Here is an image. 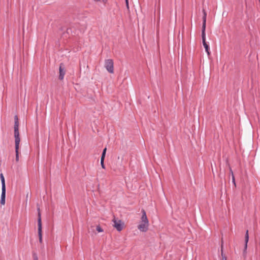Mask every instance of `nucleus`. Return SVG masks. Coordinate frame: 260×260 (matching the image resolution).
<instances>
[{
	"label": "nucleus",
	"mask_w": 260,
	"mask_h": 260,
	"mask_svg": "<svg viewBox=\"0 0 260 260\" xmlns=\"http://www.w3.org/2000/svg\"><path fill=\"white\" fill-rule=\"evenodd\" d=\"M0 177H1V181H2V189L6 188L5 178H4V176H3V174H1V175H0Z\"/></svg>",
	"instance_id": "nucleus-12"
},
{
	"label": "nucleus",
	"mask_w": 260,
	"mask_h": 260,
	"mask_svg": "<svg viewBox=\"0 0 260 260\" xmlns=\"http://www.w3.org/2000/svg\"><path fill=\"white\" fill-rule=\"evenodd\" d=\"M63 64L62 63H61L59 66V79L60 80H62L64 78V76L65 75L66 71L63 68Z\"/></svg>",
	"instance_id": "nucleus-7"
},
{
	"label": "nucleus",
	"mask_w": 260,
	"mask_h": 260,
	"mask_svg": "<svg viewBox=\"0 0 260 260\" xmlns=\"http://www.w3.org/2000/svg\"><path fill=\"white\" fill-rule=\"evenodd\" d=\"M248 240H249L248 231L247 230L246 232L245 236V246H244V249L243 250V256L244 257L246 256V250H247V243L248 242Z\"/></svg>",
	"instance_id": "nucleus-8"
},
{
	"label": "nucleus",
	"mask_w": 260,
	"mask_h": 260,
	"mask_svg": "<svg viewBox=\"0 0 260 260\" xmlns=\"http://www.w3.org/2000/svg\"><path fill=\"white\" fill-rule=\"evenodd\" d=\"M2 190L1 204L4 205L5 204L6 188L2 189Z\"/></svg>",
	"instance_id": "nucleus-11"
},
{
	"label": "nucleus",
	"mask_w": 260,
	"mask_h": 260,
	"mask_svg": "<svg viewBox=\"0 0 260 260\" xmlns=\"http://www.w3.org/2000/svg\"><path fill=\"white\" fill-rule=\"evenodd\" d=\"M113 221L114 222L113 226L118 231H121L123 229V224H122L121 220H117L114 218L113 219Z\"/></svg>",
	"instance_id": "nucleus-5"
},
{
	"label": "nucleus",
	"mask_w": 260,
	"mask_h": 260,
	"mask_svg": "<svg viewBox=\"0 0 260 260\" xmlns=\"http://www.w3.org/2000/svg\"><path fill=\"white\" fill-rule=\"evenodd\" d=\"M258 1H259V3H260V0H258Z\"/></svg>",
	"instance_id": "nucleus-20"
},
{
	"label": "nucleus",
	"mask_w": 260,
	"mask_h": 260,
	"mask_svg": "<svg viewBox=\"0 0 260 260\" xmlns=\"http://www.w3.org/2000/svg\"><path fill=\"white\" fill-rule=\"evenodd\" d=\"M38 235L39 238L40 243H42V220H41V215L40 210L39 208H38Z\"/></svg>",
	"instance_id": "nucleus-2"
},
{
	"label": "nucleus",
	"mask_w": 260,
	"mask_h": 260,
	"mask_svg": "<svg viewBox=\"0 0 260 260\" xmlns=\"http://www.w3.org/2000/svg\"><path fill=\"white\" fill-rule=\"evenodd\" d=\"M106 150H107V148H104V150H103V151L102 154L101 158H104V159H105V155H106Z\"/></svg>",
	"instance_id": "nucleus-13"
},
{
	"label": "nucleus",
	"mask_w": 260,
	"mask_h": 260,
	"mask_svg": "<svg viewBox=\"0 0 260 260\" xmlns=\"http://www.w3.org/2000/svg\"><path fill=\"white\" fill-rule=\"evenodd\" d=\"M114 63L111 59H107L105 60V67L107 70L110 73H114Z\"/></svg>",
	"instance_id": "nucleus-3"
},
{
	"label": "nucleus",
	"mask_w": 260,
	"mask_h": 260,
	"mask_svg": "<svg viewBox=\"0 0 260 260\" xmlns=\"http://www.w3.org/2000/svg\"><path fill=\"white\" fill-rule=\"evenodd\" d=\"M148 226L149 223L141 222L138 226V229L141 232H146L148 229Z\"/></svg>",
	"instance_id": "nucleus-6"
},
{
	"label": "nucleus",
	"mask_w": 260,
	"mask_h": 260,
	"mask_svg": "<svg viewBox=\"0 0 260 260\" xmlns=\"http://www.w3.org/2000/svg\"><path fill=\"white\" fill-rule=\"evenodd\" d=\"M104 158H101V164L102 168L105 169V166L104 163Z\"/></svg>",
	"instance_id": "nucleus-15"
},
{
	"label": "nucleus",
	"mask_w": 260,
	"mask_h": 260,
	"mask_svg": "<svg viewBox=\"0 0 260 260\" xmlns=\"http://www.w3.org/2000/svg\"><path fill=\"white\" fill-rule=\"evenodd\" d=\"M96 230L99 233L103 232L102 228L100 226V225H99L96 226Z\"/></svg>",
	"instance_id": "nucleus-16"
},
{
	"label": "nucleus",
	"mask_w": 260,
	"mask_h": 260,
	"mask_svg": "<svg viewBox=\"0 0 260 260\" xmlns=\"http://www.w3.org/2000/svg\"><path fill=\"white\" fill-rule=\"evenodd\" d=\"M34 260H38L37 255L36 253L33 254Z\"/></svg>",
	"instance_id": "nucleus-18"
},
{
	"label": "nucleus",
	"mask_w": 260,
	"mask_h": 260,
	"mask_svg": "<svg viewBox=\"0 0 260 260\" xmlns=\"http://www.w3.org/2000/svg\"><path fill=\"white\" fill-rule=\"evenodd\" d=\"M230 172H231L232 175V181H233L234 184L235 185V186H236L235 177H234L233 171L231 169H230Z\"/></svg>",
	"instance_id": "nucleus-14"
},
{
	"label": "nucleus",
	"mask_w": 260,
	"mask_h": 260,
	"mask_svg": "<svg viewBox=\"0 0 260 260\" xmlns=\"http://www.w3.org/2000/svg\"><path fill=\"white\" fill-rule=\"evenodd\" d=\"M14 138L15 144L16 161H19V148L20 142L19 132V120L18 116L15 115L14 117Z\"/></svg>",
	"instance_id": "nucleus-1"
},
{
	"label": "nucleus",
	"mask_w": 260,
	"mask_h": 260,
	"mask_svg": "<svg viewBox=\"0 0 260 260\" xmlns=\"http://www.w3.org/2000/svg\"><path fill=\"white\" fill-rule=\"evenodd\" d=\"M204 16L203 17V25L202 30H206V16L207 13L205 12V10H203Z\"/></svg>",
	"instance_id": "nucleus-10"
},
{
	"label": "nucleus",
	"mask_w": 260,
	"mask_h": 260,
	"mask_svg": "<svg viewBox=\"0 0 260 260\" xmlns=\"http://www.w3.org/2000/svg\"><path fill=\"white\" fill-rule=\"evenodd\" d=\"M125 3H126V8H127V10H129V5H128V0H125Z\"/></svg>",
	"instance_id": "nucleus-19"
},
{
	"label": "nucleus",
	"mask_w": 260,
	"mask_h": 260,
	"mask_svg": "<svg viewBox=\"0 0 260 260\" xmlns=\"http://www.w3.org/2000/svg\"><path fill=\"white\" fill-rule=\"evenodd\" d=\"M202 39L203 45L205 49L206 52L207 53V54L208 55H210V48H209V45L207 44V43L206 41L205 30H202Z\"/></svg>",
	"instance_id": "nucleus-4"
},
{
	"label": "nucleus",
	"mask_w": 260,
	"mask_h": 260,
	"mask_svg": "<svg viewBox=\"0 0 260 260\" xmlns=\"http://www.w3.org/2000/svg\"><path fill=\"white\" fill-rule=\"evenodd\" d=\"M142 215L141 218V222H145V223H149L148 219L147 217L146 212L144 210H142Z\"/></svg>",
	"instance_id": "nucleus-9"
},
{
	"label": "nucleus",
	"mask_w": 260,
	"mask_h": 260,
	"mask_svg": "<svg viewBox=\"0 0 260 260\" xmlns=\"http://www.w3.org/2000/svg\"><path fill=\"white\" fill-rule=\"evenodd\" d=\"M222 244H221V255H222V260H226V257L225 256L223 255V251H222Z\"/></svg>",
	"instance_id": "nucleus-17"
}]
</instances>
